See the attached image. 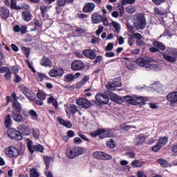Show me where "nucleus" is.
I'll return each mask as SVG.
<instances>
[{"instance_id":"f257e3e1","label":"nucleus","mask_w":177,"mask_h":177,"mask_svg":"<svg viewBox=\"0 0 177 177\" xmlns=\"http://www.w3.org/2000/svg\"><path fill=\"white\" fill-rule=\"evenodd\" d=\"M111 100L112 102H115V103H118V104H122V103H124V100H125L127 103L131 104L132 106H138V104H145L146 102H149V98L147 97L126 95L123 97H121L115 94L111 95Z\"/></svg>"},{"instance_id":"f03ea898","label":"nucleus","mask_w":177,"mask_h":177,"mask_svg":"<svg viewBox=\"0 0 177 177\" xmlns=\"http://www.w3.org/2000/svg\"><path fill=\"white\" fill-rule=\"evenodd\" d=\"M146 18L145 15L140 13L136 15V18L134 20V26L137 30H143L146 28Z\"/></svg>"},{"instance_id":"7ed1b4c3","label":"nucleus","mask_w":177,"mask_h":177,"mask_svg":"<svg viewBox=\"0 0 177 177\" xmlns=\"http://www.w3.org/2000/svg\"><path fill=\"white\" fill-rule=\"evenodd\" d=\"M85 153V149L82 147H75L73 148H71L67 149L66 156L69 158H75V157H78V156H81Z\"/></svg>"},{"instance_id":"20e7f679","label":"nucleus","mask_w":177,"mask_h":177,"mask_svg":"<svg viewBox=\"0 0 177 177\" xmlns=\"http://www.w3.org/2000/svg\"><path fill=\"white\" fill-rule=\"evenodd\" d=\"M12 102V111H15L16 113H21V104L17 102V98L16 97V94L12 93L11 96L7 97V103Z\"/></svg>"},{"instance_id":"39448f33","label":"nucleus","mask_w":177,"mask_h":177,"mask_svg":"<svg viewBox=\"0 0 177 177\" xmlns=\"http://www.w3.org/2000/svg\"><path fill=\"white\" fill-rule=\"evenodd\" d=\"M163 59L169 63H175L177 60V50H169L162 54Z\"/></svg>"},{"instance_id":"423d86ee","label":"nucleus","mask_w":177,"mask_h":177,"mask_svg":"<svg viewBox=\"0 0 177 177\" xmlns=\"http://www.w3.org/2000/svg\"><path fill=\"white\" fill-rule=\"evenodd\" d=\"M4 153L9 158H17L20 156V150L13 146L6 148Z\"/></svg>"},{"instance_id":"0eeeda50","label":"nucleus","mask_w":177,"mask_h":177,"mask_svg":"<svg viewBox=\"0 0 177 177\" xmlns=\"http://www.w3.org/2000/svg\"><path fill=\"white\" fill-rule=\"evenodd\" d=\"M27 147L31 154H32L34 151H39L40 153H44V150H45L44 146L39 144L34 145L31 140H27Z\"/></svg>"},{"instance_id":"6e6552de","label":"nucleus","mask_w":177,"mask_h":177,"mask_svg":"<svg viewBox=\"0 0 177 177\" xmlns=\"http://www.w3.org/2000/svg\"><path fill=\"white\" fill-rule=\"evenodd\" d=\"M7 133L8 138H10V139H15V140H21V139H23L21 133L16 130V129H9Z\"/></svg>"},{"instance_id":"1a4fd4ad","label":"nucleus","mask_w":177,"mask_h":177,"mask_svg":"<svg viewBox=\"0 0 177 177\" xmlns=\"http://www.w3.org/2000/svg\"><path fill=\"white\" fill-rule=\"evenodd\" d=\"M93 158H96L97 160H111L113 156L108 153H106L103 151H95L93 153Z\"/></svg>"},{"instance_id":"9d476101","label":"nucleus","mask_w":177,"mask_h":177,"mask_svg":"<svg viewBox=\"0 0 177 177\" xmlns=\"http://www.w3.org/2000/svg\"><path fill=\"white\" fill-rule=\"evenodd\" d=\"M85 68V64L81 60H75L71 64V70L73 71H81Z\"/></svg>"},{"instance_id":"9b49d317","label":"nucleus","mask_w":177,"mask_h":177,"mask_svg":"<svg viewBox=\"0 0 177 177\" xmlns=\"http://www.w3.org/2000/svg\"><path fill=\"white\" fill-rule=\"evenodd\" d=\"M21 91L24 93V95L28 97L29 100L33 102L35 100V94L34 92L31 91L30 89L27 88L26 86H21Z\"/></svg>"},{"instance_id":"f8f14e48","label":"nucleus","mask_w":177,"mask_h":177,"mask_svg":"<svg viewBox=\"0 0 177 177\" xmlns=\"http://www.w3.org/2000/svg\"><path fill=\"white\" fill-rule=\"evenodd\" d=\"M76 104L83 109H89L91 107V102L86 98H79L76 100Z\"/></svg>"},{"instance_id":"ddd939ff","label":"nucleus","mask_w":177,"mask_h":177,"mask_svg":"<svg viewBox=\"0 0 177 177\" xmlns=\"http://www.w3.org/2000/svg\"><path fill=\"white\" fill-rule=\"evenodd\" d=\"M95 100L100 104H107L109 103V97L104 94L97 93L95 95Z\"/></svg>"},{"instance_id":"4468645a","label":"nucleus","mask_w":177,"mask_h":177,"mask_svg":"<svg viewBox=\"0 0 177 177\" xmlns=\"http://www.w3.org/2000/svg\"><path fill=\"white\" fill-rule=\"evenodd\" d=\"M136 63L140 67L147 68L150 64V59L149 58H138L136 59Z\"/></svg>"},{"instance_id":"2eb2a0df","label":"nucleus","mask_w":177,"mask_h":177,"mask_svg":"<svg viewBox=\"0 0 177 177\" xmlns=\"http://www.w3.org/2000/svg\"><path fill=\"white\" fill-rule=\"evenodd\" d=\"M50 77H62L64 74V70L63 68H57L51 69L48 73Z\"/></svg>"},{"instance_id":"dca6fc26","label":"nucleus","mask_w":177,"mask_h":177,"mask_svg":"<svg viewBox=\"0 0 177 177\" xmlns=\"http://www.w3.org/2000/svg\"><path fill=\"white\" fill-rule=\"evenodd\" d=\"M167 99L171 104H175L177 103V91L169 93L167 95Z\"/></svg>"},{"instance_id":"f3484780","label":"nucleus","mask_w":177,"mask_h":177,"mask_svg":"<svg viewBox=\"0 0 177 177\" xmlns=\"http://www.w3.org/2000/svg\"><path fill=\"white\" fill-rule=\"evenodd\" d=\"M91 20L94 24H99L103 21V17L97 12L93 13L91 15Z\"/></svg>"},{"instance_id":"a211bd4d","label":"nucleus","mask_w":177,"mask_h":177,"mask_svg":"<svg viewBox=\"0 0 177 177\" xmlns=\"http://www.w3.org/2000/svg\"><path fill=\"white\" fill-rule=\"evenodd\" d=\"M12 118L16 122H21V121H24V118L23 117L21 112L12 111Z\"/></svg>"},{"instance_id":"6ab92c4d","label":"nucleus","mask_w":177,"mask_h":177,"mask_svg":"<svg viewBox=\"0 0 177 177\" xmlns=\"http://www.w3.org/2000/svg\"><path fill=\"white\" fill-rule=\"evenodd\" d=\"M96 8V6L93 3H87L83 7L84 13H91V12H93Z\"/></svg>"},{"instance_id":"aec40b11","label":"nucleus","mask_w":177,"mask_h":177,"mask_svg":"<svg viewBox=\"0 0 177 177\" xmlns=\"http://www.w3.org/2000/svg\"><path fill=\"white\" fill-rule=\"evenodd\" d=\"M82 53L84 56H86V57H88V59H96V53L93 50L86 49L83 50Z\"/></svg>"},{"instance_id":"412c9836","label":"nucleus","mask_w":177,"mask_h":177,"mask_svg":"<svg viewBox=\"0 0 177 177\" xmlns=\"http://www.w3.org/2000/svg\"><path fill=\"white\" fill-rule=\"evenodd\" d=\"M146 140V136L143 135H138L136 136L134 143L136 145V146H139V145H143L145 143V141Z\"/></svg>"},{"instance_id":"4be33fe9","label":"nucleus","mask_w":177,"mask_h":177,"mask_svg":"<svg viewBox=\"0 0 177 177\" xmlns=\"http://www.w3.org/2000/svg\"><path fill=\"white\" fill-rule=\"evenodd\" d=\"M122 85V83L115 84L114 82H109L106 84V89L111 91H115V88H120Z\"/></svg>"},{"instance_id":"5701e85b","label":"nucleus","mask_w":177,"mask_h":177,"mask_svg":"<svg viewBox=\"0 0 177 177\" xmlns=\"http://www.w3.org/2000/svg\"><path fill=\"white\" fill-rule=\"evenodd\" d=\"M111 132L109 130H106L104 129H100V139H104V138H110L111 137Z\"/></svg>"},{"instance_id":"b1692460","label":"nucleus","mask_w":177,"mask_h":177,"mask_svg":"<svg viewBox=\"0 0 177 177\" xmlns=\"http://www.w3.org/2000/svg\"><path fill=\"white\" fill-rule=\"evenodd\" d=\"M22 19L24 21H31L32 19V15L30 11H24L21 13Z\"/></svg>"},{"instance_id":"393cba45","label":"nucleus","mask_w":177,"mask_h":177,"mask_svg":"<svg viewBox=\"0 0 177 177\" xmlns=\"http://www.w3.org/2000/svg\"><path fill=\"white\" fill-rule=\"evenodd\" d=\"M19 131L22 133V135L28 136L31 133V130L30 128H28L25 125H19Z\"/></svg>"},{"instance_id":"a878e982","label":"nucleus","mask_w":177,"mask_h":177,"mask_svg":"<svg viewBox=\"0 0 177 177\" xmlns=\"http://www.w3.org/2000/svg\"><path fill=\"white\" fill-rule=\"evenodd\" d=\"M0 13H1V19H8L9 17V9L6 7H1L0 8Z\"/></svg>"},{"instance_id":"bb28decb","label":"nucleus","mask_w":177,"mask_h":177,"mask_svg":"<svg viewBox=\"0 0 177 177\" xmlns=\"http://www.w3.org/2000/svg\"><path fill=\"white\" fill-rule=\"evenodd\" d=\"M147 68L155 71H158L161 70V67L160 66V65H158V64H154V61H151V59L149 60V65Z\"/></svg>"},{"instance_id":"cd10ccee","label":"nucleus","mask_w":177,"mask_h":177,"mask_svg":"<svg viewBox=\"0 0 177 177\" xmlns=\"http://www.w3.org/2000/svg\"><path fill=\"white\" fill-rule=\"evenodd\" d=\"M40 64L44 67H52V61L49 58L44 57L40 61Z\"/></svg>"},{"instance_id":"c85d7f7f","label":"nucleus","mask_w":177,"mask_h":177,"mask_svg":"<svg viewBox=\"0 0 177 177\" xmlns=\"http://www.w3.org/2000/svg\"><path fill=\"white\" fill-rule=\"evenodd\" d=\"M77 111H78V109L77 108V106H75V105H71L70 106H68L66 109V113L67 114H70V113H71V114H75V113H77Z\"/></svg>"},{"instance_id":"c756f323","label":"nucleus","mask_w":177,"mask_h":177,"mask_svg":"<svg viewBox=\"0 0 177 177\" xmlns=\"http://www.w3.org/2000/svg\"><path fill=\"white\" fill-rule=\"evenodd\" d=\"M57 120L61 124V125H64L66 128H71V127H73L71 122L65 121L64 120L62 119V118H57Z\"/></svg>"},{"instance_id":"7c9ffc66","label":"nucleus","mask_w":177,"mask_h":177,"mask_svg":"<svg viewBox=\"0 0 177 177\" xmlns=\"http://www.w3.org/2000/svg\"><path fill=\"white\" fill-rule=\"evenodd\" d=\"M44 160L46 169H49V167H50V163L53 162V158L44 156Z\"/></svg>"},{"instance_id":"2f4dec72","label":"nucleus","mask_w":177,"mask_h":177,"mask_svg":"<svg viewBox=\"0 0 177 177\" xmlns=\"http://www.w3.org/2000/svg\"><path fill=\"white\" fill-rule=\"evenodd\" d=\"M145 165V162L135 160L131 162V166L134 167V168H140Z\"/></svg>"},{"instance_id":"473e14b6","label":"nucleus","mask_w":177,"mask_h":177,"mask_svg":"<svg viewBox=\"0 0 177 177\" xmlns=\"http://www.w3.org/2000/svg\"><path fill=\"white\" fill-rule=\"evenodd\" d=\"M126 67L127 68H128V70H130L131 71H133V70L136 69V65H135L133 62L129 59L126 62Z\"/></svg>"},{"instance_id":"72a5a7b5","label":"nucleus","mask_w":177,"mask_h":177,"mask_svg":"<svg viewBox=\"0 0 177 177\" xmlns=\"http://www.w3.org/2000/svg\"><path fill=\"white\" fill-rule=\"evenodd\" d=\"M3 73H6L4 75L6 80L9 81L12 78V72H10L9 68H3Z\"/></svg>"},{"instance_id":"f704fd0d","label":"nucleus","mask_w":177,"mask_h":177,"mask_svg":"<svg viewBox=\"0 0 177 177\" xmlns=\"http://www.w3.org/2000/svg\"><path fill=\"white\" fill-rule=\"evenodd\" d=\"M48 103L49 104H50V103L53 104V105L54 106L55 109H57V100H56V99L55 97H53V96H51L50 97L48 98Z\"/></svg>"},{"instance_id":"c9c22d12","label":"nucleus","mask_w":177,"mask_h":177,"mask_svg":"<svg viewBox=\"0 0 177 177\" xmlns=\"http://www.w3.org/2000/svg\"><path fill=\"white\" fill-rule=\"evenodd\" d=\"M158 162L164 168L171 167V165L168 162H167V160H165L164 159H159V160H158Z\"/></svg>"},{"instance_id":"e433bc0d","label":"nucleus","mask_w":177,"mask_h":177,"mask_svg":"<svg viewBox=\"0 0 177 177\" xmlns=\"http://www.w3.org/2000/svg\"><path fill=\"white\" fill-rule=\"evenodd\" d=\"M10 7L11 9H15V10H20V6H17V1L16 0H10Z\"/></svg>"},{"instance_id":"4c0bfd02","label":"nucleus","mask_w":177,"mask_h":177,"mask_svg":"<svg viewBox=\"0 0 177 177\" xmlns=\"http://www.w3.org/2000/svg\"><path fill=\"white\" fill-rule=\"evenodd\" d=\"M12 125V119L10 118V115H7L5 118V126L9 128Z\"/></svg>"},{"instance_id":"58836bf2","label":"nucleus","mask_w":177,"mask_h":177,"mask_svg":"<svg viewBox=\"0 0 177 177\" xmlns=\"http://www.w3.org/2000/svg\"><path fill=\"white\" fill-rule=\"evenodd\" d=\"M153 45L156 48L161 49V50H165V46H164V44H162V43H160L159 41H153Z\"/></svg>"},{"instance_id":"ea45409f","label":"nucleus","mask_w":177,"mask_h":177,"mask_svg":"<svg viewBox=\"0 0 177 177\" xmlns=\"http://www.w3.org/2000/svg\"><path fill=\"white\" fill-rule=\"evenodd\" d=\"M41 14L42 17H45V15L46 14V12L49 10V6H41L40 7Z\"/></svg>"},{"instance_id":"a19ab883","label":"nucleus","mask_w":177,"mask_h":177,"mask_svg":"<svg viewBox=\"0 0 177 177\" xmlns=\"http://www.w3.org/2000/svg\"><path fill=\"white\" fill-rule=\"evenodd\" d=\"M65 82H73L74 81V75L68 74L64 76Z\"/></svg>"},{"instance_id":"79ce46f5","label":"nucleus","mask_w":177,"mask_h":177,"mask_svg":"<svg viewBox=\"0 0 177 177\" xmlns=\"http://www.w3.org/2000/svg\"><path fill=\"white\" fill-rule=\"evenodd\" d=\"M158 145H160L162 147L165 146L166 143H168V138L167 137H162L159 139L158 142Z\"/></svg>"},{"instance_id":"37998d69","label":"nucleus","mask_w":177,"mask_h":177,"mask_svg":"<svg viewBox=\"0 0 177 177\" xmlns=\"http://www.w3.org/2000/svg\"><path fill=\"white\" fill-rule=\"evenodd\" d=\"M172 35H174V33L169 29H166L162 35V37H168V38H172Z\"/></svg>"},{"instance_id":"c03bdc74","label":"nucleus","mask_w":177,"mask_h":177,"mask_svg":"<svg viewBox=\"0 0 177 177\" xmlns=\"http://www.w3.org/2000/svg\"><path fill=\"white\" fill-rule=\"evenodd\" d=\"M126 12L129 13V15H132V13H135L136 12V7L129 6L126 8Z\"/></svg>"},{"instance_id":"a18cd8bd","label":"nucleus","mask_w":177,"mask_h":177,"mask_svg":"<svg viewBox=\"0 0 177 177\" xmlns=\"http://www.w3.org/2000/svg\"><path fill=\"white\" fill-rule=\"evenodd\" d=\"M29 114L32 117V120H34L35 121H38V114L35 111L31 109L30 111H29Z\"/></svg>"},{"instance_id":"49530a36","label":"nucleus","mask_w":177,"mask_h":177,"mask_svg":"<svg viewBox=\"0 0 177 177\" xmlns=\"http://www.w3.org/2000/svg\"><path fill=\"white\" fill-rule=\"evenodd\" d=\"M111 24H112V26L113 27V28H115L116 32H120V31L121 30V26H120V24H118V22H115V21H113Z\"/></svg>"},{"instance_id":"de8ad7c7","label":"nucleus","mask_w":177,"mask_h":177,"mask_svg":"<svg viewBox=\"0 0 177 177\" xmlns=\"http://www.w3.org/2000/svg\"><path fill=\"white\" fill-rule=\"evenodd\" d=\"M37 80L39 81V82H41L46 78V75L41 73H37V75L36 76Z\"/></svg>"},{"instance_id":"09e8293b","label":"nucleus","mask_w":177,"mask_h":177,"mask_svg":"<svg viewBox=\"0 0 177 177\" xmlns=\"http://www.w3.org/2000/svg\"><path fill=\"white\" fill-rule=\"evenodd\" d=\"M154 13L156 15H158L159 16H164V15H167V12H165L161 9L157 8H155Z\"/></svg>"},{"instance_id":"8fccbe9b","label":"nucleus","mask_w":177,"mask_h":177,"mask_svg":"<svg viewBox=\"0 0 177 177\" xmlns=\"http://www.w3.org/2000/svg\"><path fill=\"white\" fill-rule=\"evenodd\" d=\"M37 97L40 100H45L46 99V95L45 94V93L40 91H38V93L37 94Z\"/></svg>"},{"instance_id":"3c124183","label":"nucleus","mask_w":177,"mask_h":177,"mask_svg":"<svg viewBox=\"0 0 177 177\" xmlns=\"http://www.w3.org/2000/svg\"><path fill=\"white\" fill-rule=\"evenodd\" d=\"M106 146L109 149H114L115 147V142L113 139L106 142Z\"/></svg>"},{"instance_id":"603ef678","label":"nucleus","mask_w":177,"mask_h":177,"mask_svg":"<svg viewBox=\"0 0 177 177\" xmlns=\"http://www.w3.org/2000/svg\"><path fill=\"white\" fill-rule=\"evenodd\" d=\"M30 177H39V173L35 169H32L30 170Z\"/></svg>"},{"instance_id":"864d4df0","label":"nucleus","mask_w":177,"mask_h":177,"mask_svg":"<svg viewBox=\"0 0 177 177\" xmlns=\"http://www.w3.org/2000/svg\"><path fill=\"white\" fill-rule=\"evenodd\" d=\"M32 135H33V138H35V139H39V129H32Z\"/></svg>"},{"instance_id":"5fc2aeb1","label":"nucleus","mask_w":177,"mask_h":177,"mask_svg":"<svg viewBox=\"0 0 177 177\" xmlns=\"http://www.w3.org/2000/svg\"><path fill=\"white\" fill-rule=\"evenodd\" d=\"M114 48V44L108 43L107 46L104 48L105 52H110V50H113Z\"/></svg>"},{"instance_id":"6e6d98bb","label":"nucleus","mask_w":177,"mask_h":177,"mask_svg":"<svg viewBox=\"0 0 177 177\" xmlns=\"http://www.w3.org/2000/svg\"><path fill=\"white\" fill-rule=\"evenodd\" d=\"M21 50H23L24 55H26V56L27 57H28L30 56V48H28L27 47L22 46Z\"/></svg>"},{"instance_id":"4d7b16f0","label":"nucleus","mask_w":177,"mask_h":177,"mask_svg":"<svg viewBox=\"0 0 177 177\" xmlns=\"http://www.w3.org/2000/svg\"><path fill=\"white\" fill-rule=\"evenodd\" d=\"M161 147H162L160 144H158V142L152 147V151H154L155 153H157V151H158L160 150V149H161Z\"/></svg>"},{"instance_id":"13d9d810","label":"nucleus","mask_w":177,"mask_h":177,"mask_svg":"<svg viewBox=\"0 0 177 177\" xmlns=\"http://www.w3.org/2000/svg\"><path fill=\"white\" fill-rule=\"evenodd\" d=\"M21 9H24L25 10H30V9H31V7L30 6V5L25 3H23L21 7H19V10H21Z\"/></svg>"},{"instance_id":"bf43d9fd","label":"nucleus","mask_w":177,"mask_h":177,"mask_svg":"<svg viewBox=\"0 0 177 177\" xmlns=\"http://www.w3.org/2000/svg\"><path fill=\"white\" fill-rule=\"evenodd\" d=\"M78 136L81 139H83V140H85L86 142H91V140L88 138L85 135H84L81 131L78 133Z\"/></svg>"},{"instance_id":"052dcab7","label":"nucleus","mask_w":177,"mask_h":177,"mask_svg":"<svg viewBox=\"0 0 177 177\" xmlns=\"http://www.w3.org/2000/svg\"><path fill=\"white\" fill-rule=\"evenodd\" d=\"M95 168L97 169H100V171H102V169L104 168V163L103 162H98L95 165Z\"/></svg>"},{"instance_id":"680f3d73","label":"nucleus","mask_w":177,"mask_h":177,"mask_svg":"<svg viewBox=\"0 0 177 177\" xmlns=\"http://www.w3.org/2000/svg\"><path fill=\"white\" fill-rule=\"evenodd\" d=\"M100 129H98L95 131L91 132L90 135L91 136H92V138H96V136L100 137Z\"/></svg>"},{"instance_id":"e2e57ef3","label":"nucleus","mask_w":177,"mask_h":177,"mask_svg":"<svg viewBox=\"0 0 177 177\" xmlns=\"http://www.w3.org/2000/svg\"><path fill=\"white\" fill-rule=\"evenodd\" d=\"M58 6H64L67 3V0H57Z\"/></svg>"},{"instance_id":"0e129e2a","label":"nucleus","mask_w":177,"mask_h":177,"mask_svg":"<svg viewBox=\"0 0 177 177\" xmlns=\"http://www.w3.org/2000/svg\"><path fill=\"white\" fill-rule=\"evenodd\" d=\"M126 154L129 158H135V153L132 152L131 151H127Z\"/></svg>"},{"instance_id":"69168bd1","label":"nucleus","mask_w":177,"mask_h":177,"mask_svg":"<svg viewBox=\"0 0 177 177\" xmlns=\"http://www.w3.org/2000/svg\"><path fill=\"white\" fill-rule=\"evenodd\" d=\"M67 136L69 138H74V136H75V133L74 132V131L69 130L67 131Z\"/></svg>"},{"instance_id":"338daca9","label":"nucleus","mask_w":177,"mask_h":177,"mask_svg":"<svg viewBox=\"0 0 177 177\" xmlns=\"http://www.w3.org/2000/svg\"><path fill=\"white\" fill-rule=\"evenodd\" d=\"M133 37H134L135 39H138V41L142 39V35H140V33H134L133 35Z\"/></svg>"},{"instance_id":"774afa93","label":"nucleus","mask_w":177,"mask_h":177,"mask_svg":"<svg viewBox=\"0 0 177 177\" xmlns=\"http://www.w3.org/2000/svg\"><path fill=\"white\" fill-rule=\"evenodd\" d=\"M106 57H114L115 56V54L113 52H107L105 53Z\"/></svg>"}]
</instances>
